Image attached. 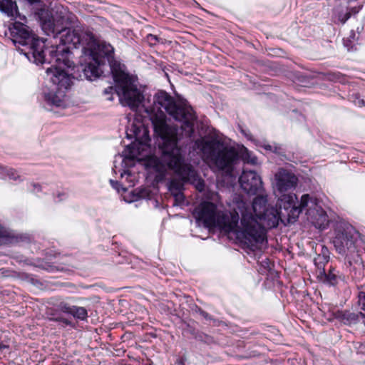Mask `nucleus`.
Returning a JSON list of instances; mask_svg holds the SVG:
<instances>
[{"instance_id":"1","label":"nucleus","mask_w":365,"mask_h":365,"mask_svg":"<svg viewBox=\"0 0 365 365\" xmlns=\"http://www.w3.org/2000/svg\"><path fill=\"white\" fill-rule=\"evenodd\" d=\"M41 28L48 35H53L55 38H59L61 44L44 48L46 60L45 62L53 63L47 68V78L52 83L48 92H44L45 101L55 106L63 105L66 92L71 88L73 81L70 75L64 68H71L74 63L70 59L71 49L82 47V53L85 56L86 47L93 46L92 32L88 29H74L77 18L75 14L64 8L58 9L55 14L49 10L41 9L37 12Z\"/></svg>"},{"instance_id":"2","label":"nucleus","mask_w":365,"mask_h":365,"mask_svg":"<svg viewBox=\"0 0 365 365\" xmlns=\"http://www.w3.org/2000/svg\"><path fill=\"white\" fill-rule=\"evenodd\" d=\"M227 210L218 207H195L192 215L198 225L218 228L226 233L237 232L239 212L241 213L242 235L251 243L262 244L266 240L267 229L278 225L279 210L282 207H237Z\"/></svg>"},{"instance_id":"3","label":"nucleus","mask_w":365,"mask_h":365,"mask_svg":"<svg viewBox=\"0 0 365 365\" xmlns=\"http://www.w3.org/2000/svg\"><path fill=\"white\" fill-rule=\"evenodd\" d=\"M148 115L155 133L161 138L162 152L170 145L176 146L178 128L170 126L166 123L165 111L174 119L182 123L180 129L186 136H191L194 132V122L196 120L192 108L183 103H176L175 99L165 91H159L153 98V106L148 107L143 105Z\"/></svg>"},{"instance_id":"4","label":"nucleus","mask_w":365,"mask_h":365,"mask_svg":"<svg viewBox=\"0 0 365 365\" xmlns=\"http://www.w3.org/2000/svg\"><path fill=\"white\" fill-rule=\"evenodd\" d=\"M148 165L159 173L165 170V167L174 170L175 176L169 184V190L174 200L173 205H183L185 197L182 189L186 182L194 185L199 192L205 190L204 180L197 175L191 165L185 163L181 149L178 145H170L163 150L160 160L155 157L151 158L148 160Z\"/></svg>"},{"instance_id":"5","label":"nucleus","mask_w":365,"mask_h":365,"mask_svg":"<svg viewBox=\"0 0 365 365\" xmlns=\"http://www.w3.org/2000/svg\"><path fill=\"white\" fill-rule=\"evenodd\" d=\"M329 212L322 207H309L306 212L307 220L317 229L326 230L331 222H334V237L333 243L339 253L342 254L346 250L354 248L360 233L351 224L336 216L329 209Z\"/></svg>"},{"instance_id":"6","label":"nucleus","mask_w":365,"mask_h":365,"mask_svg":"<svg viewBox=\"0 0 365 365\" xmlns=\"http://www.w3.org/2000/svg\"><path fill=\"white\" fill-rule=\"evenodd\" d=\"M197 148L202 153L205 163L214 172H222L227 176H232L235 165L239 161V155L233 148L225 145L217 139L195 141Z\"/></svg>"},{"instance_id":"7","label":"nucleus","mask_w":365,"mask_h":365,"mask_svg":"<svg viewBox=\"0 0 365 365\" xmlns=\"http://www.w3.org/2000/svg\"><path fill=\"white\" fill-rule=\"evenodd\" d=\"M110 72L115 86H109L103 91L107 100L113 101V95L116 93L123 106L130 107L133 110H137L142 104L144 97L135 84L133 78L122 68L118 66L117 68L115 64L111 65Z\"/></svg>"},{"instance_id":"8","label":"nucleus","mask_w":365,"mask_h":365,"mask_svg":"<svg viewBox=\"0 0 365 365\" xmlns=\"http://www.w3.org/2000/svg\"><path fill=\"white\" fill-rule=\"evenodd\" d=\"M9 33L15 45L29 46V51L25 53V56L30 61L36 64L45 63L46 60L44 51L45 42L38 38H36L26 25L15 21L9 27Z\"/></svg>"},{"instance_id":"9","label":"nucleus","mask_w":365,"mask_h":365,"mask_svg":"<svg viewBox=\"0 0 365 365\" xmlns=\"http://www.w3.org/2000/svg\"><path fill=\"white\" fill-rule=\"evenodd\" d=\"M241 188L248 195H257L252 205H266L267 195L263 191L261 177L255 171L243 170L239 178Z\"/></svg>"},{"instance_id":"10","label":"nucleus","mask_w":365,"mask_h":365,"mask_svg":"<svg viewBox=\"0 0 365 365\" xmlns=\"http://www.w3.org/2000/svg\"><path fill=\"white\" fill-rule=\"evenodd\" d=\"M92 41H93V46L86 47L85 56H94L98 59H101L102 63L104 64L105 58L107 59L110 69L111 70V65H115L118 68V66L121 68V66L119 63L116 62L113 60V53L114 48L110 44L106 42L100 43L95 38L94 35L92 34Z\"/></svg>"},{"instance_id":"11","label":"nucleus","mask_w":365,"mask_h":365,"mask_svg":"<svg viewBox=\"0 0 365 365\" xmlns=\"http://www.w3.org/2000/svg\"><path fill=\"white\" fill-rule=\"evenodd\" d=\"M297 182V178L290 171L280 168L275 174V187L279 192L292 188Z\"/></svg>"},{"instance_id":"12","label":"nucleus","mask_w":365,"mask_h":365,"mask_svg":"<svg viewBox=\"0 0 365 365\" xmlns=\"http://www.w3.org/2000/svg\"><path fill=\"white\" fill-rule=\"evenodd\" d=\"M88 62L82 68L84 77L89 81H93L98 78L103 73L101 66L103 65L101 59L94 56H85Z\"/></svg>"},{"instance_id":"13","label":"nucleus","mask_w":365,"mask_h":365,"mask_svg":"<svg viewBox=\"0 0 365 365\" xmlns=\"http://www.w3.org/2000/svg\"><path fill=\"white\" fill-rule=\"evenodd\" d=\"M317 279L327 284L334 286L339 280H344V277L339 274V271H336L335 268L330 267L328 273L326 272L325 269H321L319 272L316 273Z\"/></svg>"},{"instance_id":"14","label":"nucleus","mask_w":365,"mask_h":365,"mask_svg":"<svg viewBox=\"0 0 365 365\" xmlns=\"http://www.w3.org/2000/svg\"><path fill=\"white\" fill-rule=\"evenodd\" d=\"M319 246L322 249V253L319 254L317 257H314L313 259L309 257H306L308 263L310 264L313 263L317 269L316 272L321 271V269H325L324 267L329 259V252L328 249L322 245Z\"/></svg>"},{"instance_id":"15","label":"nucleus","mask_w":365,"mask_h":365,"mask_svg":"<svg viewBox=\"0 0 365 365\" xmlns=\"http://www.w3.org/2000/svg\"><path fill=\"white\" fill-rule=\"evenodd\" d=\"M151 192L150 189L139 187L132 190L128 196H124L125 201L128 203L139 201L140 200H150Z\"/></svg>"},{"instance_id":"16","label":"nucleus","mask_w":365,"mask_h":365,"mask_svg":"<svg viewBox=\"0 0 365 365\" xmlns=\"http://www.w3.org/2000/svg\"><path fill=\"white\" fill-rule=\"evenodd\" d=\"M0 11L10 17H15L19 14L17 5L12 0H0Z\"/></svg>"},{"instance_id":"17","label":"nucleus","mask_w":365,"mask_h":365,"mask_svg":"<svg viewBox=\"0 0 365 365\" xmlns=\"http://www.w3.org/2000/svg\"><path fill=\"white\" fill-rule=\"evenodd\" d=\"M60 312L56 310V307H55L54 304L52 307L48 308L47 310V315L50 321L61 322L66 325H71V321L61 317L60 315Z\"/></svg>"},{"instance_id":"18","label":"nucleus","mask_w":365,"mask_h":365,"mask_svg":"<svg viewBox=\"0 0 365 365\" xmlns=\"http://www.w3.org/2000/svg\"><path fill=\"white\" fill-rule=\"evenodd\" d=\"M205 195V200L199 205H217L220 202V197L219 194L215 191L207 190Z\"/></svg>"},{"instance_id":"19","label":"nucleus","mask_w":365,"mask_h":365,"mask_svg":"<svg viewBox=\"0 0 365 365\" xmlns=\"http://www.w3.org/2000/svg\"><path fill=\"white\" fill-rule=\"evenodd\" d=\"M71 315H72L74 318L84 321L88 318V312L85 307H78V306H72Z\"/></svg>"},{"instance_id":"20","label":"nucleus","mask_w":365,"mask_h":365,"mask_svg":"<svg viewBox=\"0 0 365 365\" xmlns=\"http://www.w3.org/2000/svg\"><path fill=\"white\" fill-rule=\"evenodd\" d=\"M314 79L312 78L307 77L302 74L298 73V93H301L304 91V88L310 87L311 85L313 84L312 81Z\"/></svg>"},{"instance_id":"21","label":"nucleus","mask_w":365,"mask_h":365,"mask_svg":"<svg viewBox=\"0 0 365 365\" xmlns=\"http://www.w3.org/2000/svg\"><path fill=\"white\" fill-rule=\"evenodd\" d=\"M309 202L312 205H319L320 200L316 196L304 194L301 197L300 202L298 201V205H308Z\"/></svg>"},{"instance_id":"22","label":"nucleus","mask_w":365,"mask_h":365,"mask_svg":"<svg viewBox=\"0 0 365 365\" xmlns=\"http://www.w3.org/2000/svg\"><path fill=\"white\" fill-rule=\"evenodd\" d=\"M14 237L11 230L0 223V245Z\"/></svg>"},{"instance_id":"23","label":"nucleus","mask_w":365,"mask_h":365,"mask_svg":"<svg viewBox=\"0 0 365 365\" xmlns=\"http://www.w3.org/2000/svg\"><path fill=\"white\" fill-rule=\"evenodd\" d=\"M54 305L56 307V310H58V312L68 314H71L72 306H73L64 301H61L58 303H56V304H54Z\"/></svg>"},{"instance_id":"24","label":"nucleus","mask_w":365,"mask_h":365,"mask_svg":"<svg viewBox=\"0 0 365 365\" xmlns=\"http://www.w3.org/2000/svg\"><path fill=\"white\" fill-rule=\"evenodd\" d=\"M242 158L245 163L252 165H256L257 163V158L252 155V153L246 148H245V150L242 153Z\"/></svg>"},{"instance_id":"25","label":"nucleus","mask_w":365,"mask_h":365,"mask_svg":"<svg viewBox=\"0 0 365 365\" xmlns=\"http://www.w3.org/2000/svg\"><path fill=\"white\" fill-rule=\"evenodd\" d=\"M262 147L266 150L269 151H272L275 153H281L282 152V148L281 146L278 145L276 143L273 144H264Z\"/></svg>"},{"instance_id":"26","label":"nucleus","mask_w":365,"mask_h":365,"mask_svg":"<svg viewBox=\"0 0 365 365\" xmlns=\"http://www.w3.org/2000/svg\"><path fill=\"white\" fill-rule=\"evenodd\" d=\"M232 204L234 205H246L244 197L237 193H235L232 196Z\"/></svg>"},{"instance_id":"27","label":"nucleus","mask_w":365,"mask_h":365,"mask_svg":"<svg viewBox=\"0 0 365 365\" xmlns=\"http://www.w3.org/2000/svg\"><path fill=\"white\" fill-rule=\"evenodd\" d=\"M359 303L362 310L365 312V292H360L359 295ZM363 318V323L365 325V312L361 313Z\"/></svg>"},{"instance_id":"28","label":"nucleus","mask_w":365,"mask_h":365,"mask_svg":"<svg viewBox=\"0 0 365 365\" xmlns=\"http://www.w3.org/2000/svg\"><path fill=\"white\" fill-rule=\"evenodd\" d=\"M351 16V12L346 11V13H339L338 15V19L341 24H345L348 19Z\"/></svg>"},{"instance_id":"29","label":"nucleus","mask_w":365,"mask_h":365,"mask_svg":"<svg viewBox=\"0 0 365 365\" xmlns=\"http://www.w3.org/2000/svg\"><path fill=\"white\" fill-rule=\"evenodd\" d=\"M29 190L33 192L38 193L42 190V187L38 183L31 182L30 184Z\"/></svg>"},{"instance_id":"30","label":"nucleus","mask_w":365,"mask_h":365,"mask_svg":"<svg viewBox=\"0 0 365 365\" xmlns=\"http://www.w3.org/2000/svg\"><path fill=\"white\" fill-rule=\"evenodd\" d=\"M110 184L112 185L113 187L116 189L118 192H120V188H121L123 190L125 191V189L123 187H121L120 184L118 181H114L113 180H110Z\"/></svg>"},{"instance_id":"31","label":"nucleus","mask_w":365,"mask_h":365,"mask_svg":"<svg viewBox=\"0 0 365 365\" xmlns=\"http://www.w3.org/2000/svg\"><path fill=\"white\" fill-rule=\"evenodd\" d=\"M361 6L351 7V8L348 9L347 11L348 12H351V16H352V15H354V14L359 13V11L361 10Z\"/></svg>"},{"instance_id":"32","label":"nucleus","mask_w":365,"mask_h":365,"mask_svg":"<svg viewBox=\"0 0 365 365\" xmlns=\"http://www.w3.org/2000/svg\"><path fill=\"white\" fill-rule=\"evenodd\" d=\"M147 38H148V41L150 43H155V41H158V38L157 36H155V35H153V34H149L148 36H147Z\"/></svg>"},{"instance_id":"33","label":"nucleus","mask_w":365,"mask_h":365,"mask_svg":"<svg viewBox=\"0 0 365 365\" xmlns=\"http://www.w3.org/2000/svg\"><path fill=\"white\" fill-rule=\"evenodd\" d=\"M121 178H124L126 176V180H128V178L131 177L130 172L129 170H124L123 173H120ZM129 181L132 182L131 180H129Z\"/></svg>"},{"instance_id":"34","label":"nucleus","mask_w":365,"mask_h":365,"mask_svg":"<svg viewBox=\"0 0 365 365\" xmlns=\"http://www.w3.org/2000/svg\"><path fill=\"white\" fill-rule=\"evenodd\" d=\"M8 175L9 176L10 178L16 179L15 172L12 169H9L8 170Z\"/></svg>"},{"instance_id":"35","label":"nucleus","mask_w":365,"mask_h":365,"mask_svg":"<svg viewBox=\"0 0 365 365\" xmlns=\"http://www.w3.org/2000/svg\"><path fill=\"white\" fill-rule=\"evenodd\" d=\"M350 274L351 275L352 278H354L356 277V272L355 267L350 268Z\"/></svg>"},{"instance_id":"36","label":"nucleus","mask_w":365,"mask_h":365,"mask_svg":"<svg viewBox=\"0 0 365 365\" xmlns=\"http://www.w3.org/2000/svg\"><path fill=\"white\" fill-rule=\"evenodd\" d=\"M135 157V155L134 153H133V152H130L129 155H125V158L128 159V160H133Z\"/></svg>"},{"instance_id":"37","label":"nucleus","mask_w":365,"mask_h":365,"mask_svg":"<svg viewBox=\"0 0 365 365\" xmlns=\"http://www.w3.org/2000/svg\"><path fill=\"white\" fill-rule=\"evenodd\" d=\"M6 348H8V346L4 344H3V342H1L0 341V352L2 351L4 349H5Z\"/></svg>"},{"instance_id":"38","label":"nucleus","mask_w":365,"mask_h":365,"mask_svg":"<svg viewBox=\"0 0 365 365\" xmlns=\"http://www.w3.org/2000/svg\"><path fill=\"white\" fill-rule=\"evenodd\" d=\"M291 207L290 212L294 213L295 211H297V206L294 207H284V208L287 210H288V208Z\"/></svg>"},{"instance_id":"39","label":"nucleus","mask_w":365,"mask_h":365,"mask_svg":"<svg viewBox=\"0 0 365 365\" xmlns=\"http://www.w3.org/2000/svg\"><path fill=\"white\" fill-rule=\"evenodd\" d=\"M355 36H356L355 32L352 30V31H351V34H350V36H349V38H352V39H354V37H355ZM349 41H351V39H349Z\"/></svg>"},{"instance_id":"40","label":"nucleus","mask_w":365,"mask_h":365,"mask_svg":"<svg viewBox=\"0 0 365 365\" xmlns=\"http://www.w3.org/2000/svg\"><path fill=\"white\" fill-rule=\"evenodd\" d=\"M358 106H361L364 105V101L363 99H359L358 103H356Z\"/></svg>"},{"instance_id":"41","label":"nucleus","mask_w":365,"mask_h":365,"mask_svg":"<svg viewBox=\"0 0 365 365\" xmlns=\"http://www.w3.org/2000/svg\"><path fill=\"white\" fill-rule=\"evenodd\" d=\"M302 264H300L299 262H298V266L301 267L302 268H307V264H304L303 262H301Z\"/></svg>"},{"instance_id":"42","label":"nucleus","mask_w":365,"mask_h":365,"mask_svg":"<svg viewBox=\"0 0 365 365\" xmlns=\"http://www.w3.org/2000/svg\"><path fill=\"white\" fill-rule=\"evenodd\" d=\"M304 207H298V211H297L298 216L299 215V214H300L301 212H302V211H303V208H304Z\"/></svg>"}]
</instances>
